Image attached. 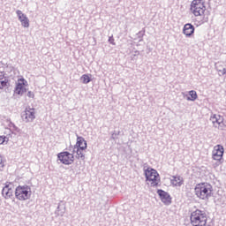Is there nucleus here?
I'll use <instances>...</instances> for the list:
<instances>
[{
    "label": "nucleus",
    "instance_id": "nucleus-1",
    "mask_svg": "<svg viewBox=\"0 0 226 226\" xmlns=\"http://www.w3.org/2000/svg\"><path fill=\"white\" fill-rule=\"evenodd\" d=\"M194 192L198 199L209 200L213 197V185L209 183H200L196 185Z\"/></svg>",
    "mask_w": 226,
    "mask_h": 226
},
{
    "label": "nucleus",
    "instance_id": "nucleus-2",
    "mask_svg": "<svg viewBox=\"0 0 226 226\" xmlns=\"http://www.w3.org/2000/svg\"><path fill=\"white\" fill-rule=\"evenodd\" d=\"M191 225L192 226H206L207 223V215L200 209H196L191 213Z\"/></svg>",
    "mask_w": 226,
    "mask_h": 226
},
{
    "label": "nucleus",
    "instance_id": "nucleus-3",
    "mask_svg": "<svg viewBox=\"0 0 226 226\" xmlns=\"http://www.w3.org/2000/svg\"><path fill=\"white\" fill-rule=\"evenodd\" d=\"M15 197L18 200H29L31 199V187L29 185H19L15 189Z\"/></svg>",
    "mask_w": 226,
    "mask_h": 226
},
{
    "label": "nucleus",
    "instance_id": "nucleus-4",
    "mask_svg": "<svg viewBox=\"0 0 226 226\" xmlns=\"http://www.w3.org/2000/svg\"><path fill=\"white\" fill-rule=\"evenodd\" d=\"M146 181H148L151 183V186L155 187L158 186V184L160 183V174H158V171L153 168H147L144 170Z\"/></svg>",
    "mask_w": 226,
    "mask_h": 226
},
{
    "label": "nucleus",
    "instance_id": "nucleus-5",
    "mask_svg": "<svg viewBox=\"0 0 226 226\" xmlns=\"http://www.w3.org/2000/svg\"><path fill=\"white\" fill-rule=\"evenodd\" d=\"M191 11L195 17H201L206 11V5L202 0H193L191 4Z\"/></svg>",
    "mask_w": 226,
    "mask_h": 226
},
{
    "label": "nucleus",
    "instance_id": "nucleus-6",
    "mask_svg": "<svg viewBox=\"0 0 226 226\" xmlns=\"http://www.w3.org/2000/svg\"><path fill=\"white\" fill-rule=\"evenodd\" d=\"M57 158L64 165H72L75 162V156L68 151L59 153Z\"/></svg>",
    "mask_w": 226,
    "mask_h": 226
},
{
    "label": "nucleus",
    "instance_id": "nucleus-7",
    "mask_svg": "<svg viewBox=\"0 0 226 226\" xmlns=\"http://www.w3.org/2000/svg\"><path fill=\"white\" fill-rule=\"evenodd\" d=\"M72 154H75L76 153V158L78 160H86V149H87V143L85 142V146L82 147H72Z\"/></svg>",
    "mask_w": 226,
    "mask_h": 226
},
{
    "label": "nucleus",
    "instance_id": "nucleus-8",
    "mask_svg": "<svg viewBox=\"0 0 226 226\" xmlns=\"http://www.w3.org/2000/svg\"><path fill=\"white\" fill-rule=\"evenodd\" d=\"M157 194L159 195L162 202L165 204V206H170V204H172V197H170V194H169V192L162 189H158Z\"/></svg>",
    "mask_w": 226,
    "mask_h": 226
},
{
    "label": "nucleus",
    "instance_id": "nucleus-9",
    "mask_svg": "<svg viewBox=\"0 0 226 226\" xmlns=\"http://www.w3.org/2000/svg\"><path fill=\"white\" fill-rule=\"evenodd\" d=\"M21 117L25 123L33 122L36 118L34 116V109L26 108L25 112L22 113Z\"/></svg>",
    "mask_w": 226,
    "mask_h": 226
},
{
    "label": "nucleus",
    "instance_id": "nucleus-10",
    "mask_svg": "<svg viewBox=\"0 0 226 226\" xmlns=\"http://www.w3.org/2000/svg\"><path fill=\"white\" fill-rule=\"evenodd\" d=\"M223 153H224L223 146L216 145L213 150V160H215L217 162H222V158H223Z\"/></svg>",
    "mask_w": 226,
    "mask_h": 226
},
{
    "label": "nucleus",
    "instance_id": "nucleus-11",
    "mask_svg": "<svg viewBox=\"0 0 226 226\" xmlns=\"http://www.w3.org/2000/svg\"><path fill=\"white\" fill-rule=\"evenodd\" d=\"M210 121H212L215 128H218L219 130H223V117L220 115H213L210 117Z\"/></svg>",
    "mask_w": 226,
    "mask_h": 226
},
{
    "label": "nucleus",
    "instance_id": "nucleus-12",
    "mask_svg": "<svg viewBox=\"0 0 226 226\" xmlns=\"http://www.w3.org/2000/svg\"><path fill=\"white\" fill-rule=\"evenodd\" d=\"M183 33L187 38H190L195 33V26L192 23H187L184 26Z\"/></svg>",
    "mask_w": 226,
    "mask_h": 226
},
{
    "label": "nucleus",
    "instance_id": "nucleus-13",
    "mask_svg": "<svg viewBox=\"0 0 226 226\" xmlns=\"http://www.w3.org/2000/svg\"><path fill=\"white\" fill-rule=\"evenodd\" d=\"M2 195L6 200L11 199V197H13V189L10 187V184H6L5 186L3 188Z\"/></svg>",
    "mask_w": 226,
    "mask_h": 226
},
{
    "label": "nucleus",
    "instance_id": "nucleus-14",
    "mask_svg": "<svg viewBox=\"0 0 226 226\" xmlns=\"http://www.w3.org/2000/svg\"><path fill=\"white\" fill-rule=\"evenodd\" d=\"M65 211H66V205L64 203V201H60L55 212L56 216H64Z\"/></svg>",
    "mask_w": 226,
    "mask_h": 226
},
{
    "label": "nucleus",
    "instance_id": "nucleus-15",
    "mask_svg": "<svg viewBox=\"0 0 226 226\" xmlns=\"http://www.w3.org/2000/svg\"><path fill=\"white\" fill-rule=\"evenodd\" d=\"M27 89L24 87V83H18L16 85V87H15V90H14V93L16 94H24V93H26Z\"/></svg>",
    "mask_w": 226,
    "mask_h": 226
},
{
    "label": "nucleus",
    "instance_id": "nucleus-16",
    "mask_svg": "<svg viewBox=\"0 0 226 226\" xmlns=\"http://www.w3.org/2000/svg\"><path fill=\"white\" fill-rule=\"evenodd\" d=\"M86 144H87V141L83 137L78 136L76 145L73 147H84Z\"/></svg>",
    "mask_w": 226,
    "mask_h": 226
},
{
    "label": "nucleus",
    "instance_id": "nucleus-17",
    "mask_svg": "<svg viewBox=\"0 0 226 226\" xmlns=\"http://www.w3.org/2000/svg\"><path fill=\"white\" fill-rule=\"evenodd\" d=\"M171 184L174 186H181L183 185V177H173V179H171Z\"/></svg>",
    "mask_w": 226,
    "mask_h": 226
},
{
    "label": "nucleus",
    "instance_id": "nucleus-18",
    "mask_svg": "<svg viewBox=\"0 0 226 226\" xmlns=\"http://www.w3.org/2000/svg\"><path fill=\"white\" fill-rule=\"evenodd\" d=\"M186 96H187L186 98L187 102H195V100H197V98L199 97L195 90L189 91V95H186Z\"/></svg>",
    "mask_w": 226,
    "mask_h": 226
},
{
    "label": "nucleus",
    "instance_id": "nucleus-19",
    "mask_svg": "<svg viewBox=\"0 0 226 226\" xmlns=\"http://www.w3.org/2000/svg\"><path fill=\"white\" fill-rule=\"evenodd\" d=\"M80 80L82 84H89V82H91L93 79H91V74H83L80 77Z\"/></svg>",
    "mask_w": 226,
    "mask_h": 226
},
{
    "label": "nucleus",
    "instance_id": "nucleus-20",
    "mask_svg": "<svg viewBox=\"0 0 226 226\" xmlns=\"http://www.w3.org/2000/svg\"><path fill=\"white\" fill-rule=\"evenodd\" d=\"M119 135H121V131H113L111 133L110 140H117V139H119Z\"/></svg>",
    "mask_w": 226,
    "mask_h": 226
},
{
    "label": "nucleus",
    "instance_id": "nucleus-21",
    "mask_svg": "<svg viewBox=\"0 0 226 226\" xmlns=\"http://www.w3.org/2000/svg\"><path fill=\"white\" fill-rule=\"evenodd\" d=\"M16 13H17L18 19H19V20L20 22H22V20H24L25 18H27V16H26V14H24V13L22 12V11H20V10H18V11H16Z\"/></svg>",
    "mask_w": 226,
    "mask_h": 226
},
{
    "label": "nucleus",
    "instance_id": "nucleus-22",
    "mask_svg": "<svg viewBox=\"0 0 226 226\" xmlns=\"http://www.w3.org/2000/svg\"><path fill=\"white\" fill-rule=\"evenodd\" d=\"M20 22L23 27H29V18H24Z\"/></svg>",
    "mask_w": 226,
    "mask_h": 226
},
{
    "label": "nucleus",
    "instance_id": "nucleus-23",
    "mask_svg": "<svg viewBox=\"0 0 226 226\" xmlns=\"http://www.w3.org/2000/svg\"><path fill=\"white\" fill-rule=\"evenodd\" d=\"M10 128H12L13 132H16L17 133H20V129L11 122L10 124Z\"/></svg>",
    "mask_w": 226,
    "mask_h": 226
},
{
    "label": "nucleus",
    "instance_id": "nucleus-24",
    "mask_svg": "<svg viewBox=\"0 0 226 226\" xmlns=\"http://www.w3.org/2000/svg\"><path fill=\"white\" fill-rule=\"evenodd\" d=\"M8 87V79H4L0 81V89H3L4 87Z\"/></svg>",
    "mask_w": 226,
    "mask_h": 226
},
{
    "label": "nucleus",
    "instance_id": "nucleus-25",
    "mask_svg": "<svg viewBox=\"0 0 226 226\" xmlns=\"http://www.w3.org/2000/svg\"><path fill=\"white\" fill-rule=\"evenodd\" d=\"M217 72H218L220 77H222V75H226V69L225 68L217 69Z\"/></svg>",
    "mask_w": 226,
    "mask_h": 226
},
{
    "label": "nucleus",
    "instance_id": "nucleus-26",
    "mask_svg": "<svg viewBox=\"0 0 226 226\" xmlns=\"http://www.w3.org/2000/svg\"><path fill=\"white\" fill-rule=\"evenodd\" d=\"M9 139L6 136H0V144H4L5 142H8Z\"/></svg>",
    "mask_w": 226,
    "mask_h": 226
},
{
    "label": "nucleus",
    "instance_id": "nucleus-27",
    "mask_svg": "<svg viewBox=\"0 0 226 226\" xmlns=\"http://www.w3.org/2000/svg\"><path fill=\"white\" fill-rule=\"evenodd\" d=\"M109 43L111 45H116V42L114 41V36L109 37Z\"/></svg>",
    "mask_w": 226,
    "mask_h": 226
},
{
    "label": "nucleus",
    "instance_id": "nucleus-28",
    "mask_svg": "<svg viewBox=\"0 0 226 226\" xmlns=\"http://www.w3.org/2000/svg\"><path fill=\"white\" fill-rule=\"evenodd\" d=\"M4 167V162H3V157L0 155V170Z\"/></svg>",
    "mask_w": 226,
    "mask_h": 226
},
{
    "label": "nucleus",
    "instance_id": "nucleus-29",
    "mask_svg": "<svg viewBox=\"0 0 226 226\" xmlns=\"http://www.w3.org/2000/svg\"><path fill=\"white\" fill-rule=\"evenodd\" d=\"M27 96H28V98H34V93L28 91Z\"/></svg>",
    "mask_w": 226,
    "mask_h": 226
},
{
    "label": "nucleus",
    "instance_id": "nucleus-30",
    "mask_svg": "<svg viewBox=\"0 0 226 226\" xmlns=\"http://www.w3.org/2000/svg\"><path fill=\"white\" fill-rule=\"evenodd\" d=\"M146 32L145 31H139V33H138V38H142V36H144V34H145Z\"/></svg>",
    "mask_w": 226,
    "mask_h": 226
},
{
    "label": "nucleus",
    "instance_id": "nucleus-31",
    "mask_svg": "<svg viewBox=\"0 0 226 226\" xmlns=\"http://www.w3.org/2000/svg\"><path fill=\"white\" fill-rule=\"evenodd\" d=\"M4 79V71H0V80Z\"/></svg>",
    "mask_w": 226,
    "mask_h": 226
},
{
    "label": "nucleus",
    "instance_id": "nucleus-32",
    "mask_svg": "<svg viewBox=\"0 0 226 226\" xmlns=\"http://www.w3.org/2000/svg\"><path fill=\"white\" fill-rule=\"evenodd\" d=\"M139 54H140V52H139V51H135L134 56H139Z\"/></svg>",
    "mask_w": 226,
    "mask_h": 226
},
{
    "label": "nucleus",
    "instance_id": "nucleus-33",
    "mask_svg": "<svg viewBox=\"0 0 226 226\" xmlns=\"http://www.w3.org/2000/svg\"><path fill=\"white\" fill-rule=\"evenodd\" d=\"M72 151H73V147L71 146V147H69V151H72Z\"/></svg>",
    "mask_w": 226,
    "mask_h": 226
}]
</instances>
